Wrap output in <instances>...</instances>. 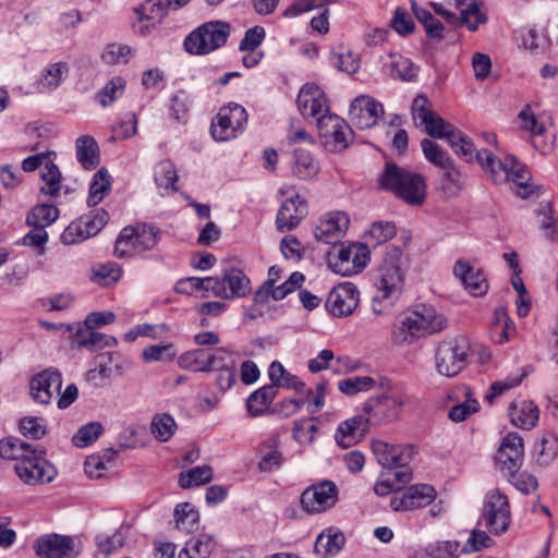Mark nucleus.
<instances>
[{"label":"nucleus","mask_w":558,"mask_h":558,"mask_svg":"<svg viewBox=\"0 0 558 558\" xmlns=\"http://www.w3.org/2000/svg\"><path fill=\"white\" fill-rule=\"evenodd\" d=\"M447 319L432 305L420 304L403 312L393 323L391 339L398 345H410L442 331Z\"/></svg>","instance_id":"f257e3e1"},{"label":"nucleus","mask_w":558,"mask_h":558,"mask_svg":"<svg viewBox=\"0 0 558 558\" xmlns=\"http://www.w3.org/2000/svg\"><path fill=\"white\" fill-rule=\"evenodd\" d=\"M476 159L495 183L512 182L515 194L521 198L534 194L531 172L514 156H506L500 160L492 151L482 149L476 153Z\"/></svg>","instance_id":"f03ea898"},{"label":"nucleus","mask_w":558,"mask_h":558,"mask_svg":"<svg viewBox=\"0 0 558 558\" xmlns=\"http://www.w3.org/2000/svg\"><path fill=\"white\" fill-rule=\"evenodd\" d=\"M379 183L383 189L391 191L408 204L418 205L425 198L426 184L423 177L395 163L386 165Z\"/></svg>","instance_id":"7ed1b4c3"},{"label":"nucleus","mask_w":558,"mask_h":558,"mask_svg":"<svg viewBox=\"0 0 558 558\" xmlns=\"http://www.w3.org/2000/svg\"><path fill=\"white\" fill-rule=\"evenodd\" d=\"M231 33V25L223 21H209L184 39V48L191 54H208L226 45Z\"/></svg>","instance_id":"20e7f679"},{"label":"nucleus","mask_w":558,"mask_h":558,"mask_svg":"<svg viewBox=\"0 0 558 558\" xmlns=\"http://www.w3.org/2000/svg\"><path fill=\"white\" fill-rule=\"evenodd\" d=\"M405 262L407 258L400 248L396 246L387 247L376 281L381 299H398L404 283L403 267Z\"/></svg>","instance_id":"39448f33"},{"label":"nucleus","mask_w":558,"mask_h":558,"mask_svg":"<svg viewBox=\"0 0 558 558\" xmlns=\"http://www.w3.org/2000/svg\"><path fill=\"white\" fill-rule=\"evenodd\" d=\"M383 390V393L371 397L363 404V411L371 424L397 421L408 404L409 397L404 391H392L391 387Z\"/></svg>","instance_id":"423d86ee"},{"label":"nucleus","mask_w":558,"mask_h":558,"mask_svg":"<svg viewBox=\"0 0 558 558\" xmlns=\"http://www.w3.org/2000/svg\"><path fill=\"white\" fill-rule=\"evenodd\" d=\"M159 241V231L146 223L123 228L114 244V254L119 258L136 255L153 250Z\"/></svg>","instance_id":"0eeeda50"},{"label":"nucleus","mask_w":558,"mask_h":558,"mask_svg":"<svg viewBox=\"0 0 558 558\" xmlns=\"http://www.w3.org/2000/svg\"><path fill=\"white\" fill-rule=\"evenodd\" d=\"M248 114L244 107L230 104L219 109L211 121L210 134L216 142H226L242 134L247 124Z\"/></svg>","instance_id":"6e6552de"},{"label":"nucleus","mask_w":558,"mask_h":558,"mask_svg":"<svg viewBox=\"0 0 558 558\" xmlns=\"http://www.w3.org/2000/svg\"><path fill=\"white\" fill-rule=\"evenodd\" d=\"M466 356L468 349L463 340L445 339L437 344L435 350V369L440 376L452 378L465 367Z\"/></svg>","instance_id":"1a4fd4ad"},{"label":"nucleus","mask_w":558,"mask_h":558,"mask_svg":"<svg viewBox=\"0 0 558 558\" xmlns=\"http://www.w3.org/2000/svg\"><path fill=\"white\" fill-rule=\"evenodd\" d=\"M518 122L520 131L529 135L535 149L543 155H547L553 151L555 145V132L544 119L537 117L532 111L530 106H526L520 111Z\"/></svg>","instance_id":"9d476101"},{"label":"nucleus","mask_w":558,"mask_h":558,"mask_svg":"<svg viewBox=\"0 0 558 558\" xmlns=\"http://www.w3.org/2000/svg\"><path fill=\"white\" fill-rule=\"evenodd\" d=\"M339 489L329 480L310 485L300 497L301 508L308 514H319L331 509L338 501Z\"/></svg>","instance_id":"9b49d317"},{"label":"nucleus","mask_w":558,"mask_h":558,"mask_svg":"<svg viewBox=\"0 0 558 558\" xmlns=\"http://www.w3.org/2000/svg\"><path fill=\"white\" fill-rule=\"evenodd\" d=\"M369 248L363 243L340 246L330 256V265L341 276H352L362 271L369 262Z\"/></svg>","instance_id":"f8f14e48"},{"label":"nucleus","mask_w":558,"mask_h":558,"mask_svg":"<svg viewBox=\"0 0 558 558\" xmlns=\"http://www.w3.org/2000/svg\"><path fill=\"white\" fill-rule=\"evenodd\" d=\"M322 144L329 151H341L348 147L351 129L348 123L337 114L326 113L317 118Z\"/></svg>","instance_id":"ddd939ff"},{"label":"nucleus","mask_w":558,"mask_h":558,"mask_svg":"<svg viewBox=\"0 0 558 558\" xmlns=\"http://www.w3.org/2000/svg\"><path fill=\"white\" fill-rule=\"evenodd\" d=\"M483 520L485 526L494 534L504 533L510 523V507L508 498L499 489H492L487 493Z\"/></svg>","instance_id":"4468645a"},{"label":"nucleus","mask_w":558,"mask_h":558,"mask_svg":"<svg viewBox=\"0 0 558 558\" xmlns=\"http://www.w3.org/2000/svg\"><path fill=\"white\" fill-rule=\"evenodd\" d=\"M208 283L210 292L223 300L244 298L251 292L250 279L238 268L226 270L221 277H211Z\"/></svg>","instance_id":"2eb2a0df"},{"label":"nucleus","mask_w":558,"mask_h":558,"mask_svg":"<svg viewBox=\"0 0 558 558\" xmlns=\"http://www.w3.org/2000/svg\"><path fill=\"white\" fill-rule=\"evenodd\" d=\"M46 450H37L31 457L16 462L14 470L22 482L27 485L51 482L56 476L54 468L45 459Z\"/></svg>","instance_id":"dca6fc26"},{"label":"nucleus","mask_w":558,"mask_h":558,"mask_svg":"<svg viewBox=\"0 0 558 558\" xmlns=\"http://www.w3.org/2000/svg\"><path fill=\"white\" fill-rule=\"evenodd\" d=\"M437 496L435 488L427 484H416L398 490L390 499L395 511H409L430 505Z\"/></svg>","instance_id":"f3484780"},{"label":"nucleus","mask_w":558,"mask_h":558,"mask_svg":"<svg viewBox=\"0 0 558 558\" xmlns=\"http://www.w3.org/2000/svg\"><path fill=\"white\" fill-rule=\"evenodd\" d=\"M61 387L62 375L52 367L36 374L29 383L32 398L41 404H49L52 399L59 397Z\"/></svg>","instance_id":"a211bd4d"},{"label":"nucleus","mask_w":558,"mask_h":558,"mask_svg":"<svg viewBox=\"0 0 558 558\" xmlns=\"http://www.w3.org/2000/svg\"><path fill=\"white\" fill-rule=\"evenodd\" d=\"M349 114L359 129H371L383 117L384 106L369 95H360L351 102Z\"/></svg>","instance_id":"6ab92c4d"},{"label":"nucleus","mask_w":558,"mask_h":558,"mask_svg":"<svg viewBox=\"0 0 558 558\" xmlns=\"http://www.w3.org/2000/svg\"><path fill=\"white\" fill-rule=\"evenodd\" d=\"M350 218L344 211H331L323 216L315 227L314 235L325 244H336L345 235Z\"/></svg>","instance_id":"aec40b11"},{"label":"nucleus","mask_w":558,"mask_h":558,"mask_svg":"<svg viewBox=\"0 0 558 558\" xmlns=\"http://www.w3.org/2000/svg\"><path fill=\"white\" fill-rule=\"evenodd\" d=\"M359 303V291L351 282L335 287L326 300L327 311L337 317L351 315Z\"/></svg>","instance_id":"412c9836"},{"label":"nucleus","mask_w":558,"mask_h":558,"mask_svg":"<svg viewBox=\"0 0 558 558\" xmlns=\"http://www.w3.org/2000/svg\"><path fill=\"white\" fill-rule=\"evenodd\" d=\"M308 214V205L304 197L294 194L288 197L279 207L276 216L278 231L286 232L295 229Z\"/></svg>","instance_id":"4be33fe9"},{"label":"nucleus","mask_w":558,"mask_h":558,"mask_svg":"<svg viewBox=\"0 0 558 558\" xmlns=\"http://www.w3.org/2000/svg\"><path fill=\"white\" fill-rule=\"evenodd\" d=\"M523 438L518 433L506 435L498 449L496 461L509 475L517 473L523 461Z\"/></svg>","instance_id":"5701e85b"},{"label":"nucleus","mask_w":558,"mask_h":558,"mask_svg":"<svg viewBox=\"0 0 558 558\" xmlns=\"http://www.w3.org/2000/svg\"><path fill=\"white\" fill-rule=\"evenodd\" d=\"M298 108L304 118H315L329 112L328 99L324 90L312 83L305 84L296 98Z\"/></svg>","instance_id":"b1692460"},{"label":"nucleus","mask_w":558,"mask_h":558,"mask_svg":"<svg viewBox=\"0 0 558 558\" xmlns=\"http://www.w3.org/2000/svg\"><path fill=\"white\" fill-rule=\"evenodd\" d=\"M170 7L166 0H146L137 10L138 19L133 23L135 33L149 34L165 17Z\"/></svg>","instance_id":"393cba45"},{"label":"nucleus","mask_w":558,"mask_h":558,"mask_svg":"<svg viewBox=\"0 0 558 558\" xmlns=\"http://www.w3.org/2000/svg\"><path fill=\"white\" fill-rule=\"evenodd\" d=\"M371 424L366 416L355 415L342 421L335 433V440L341 448H350L362 440L367 426Z\"/></svg>","instance_id":"a878e982"},{"label":"nucleus","mask_w":558,"mask_h":558,"mask_svg":"<svg viewBox=\"0 0 558 558\" xmlns=\"http://www.w3.org/2000/svg\"><path fill=\"white\" fill-rule=\"evenodd\" d=\"M73 549V538L58 534L41 536L35 544L36 554L43 558H66Z\"/></svg>","instance_id":"bb28decb"},{"label":"nucleus","mask_w":558,"mask_h":558,"mask_svg":"<svg viewBox=\"0 0 558 558\" xmlns=\"http://www.w3.org/2000/svg\"><path fill=\"white\" fill-rule=\"evenodd\" d=\"M453 274L473 296H483L487 293L488 282L485 275L468 262L458 260L454 264Z\"/></svg>","instance_id":"cd10ccee"},{"label":"nucleus","mask_w":558,"mask_h":558,"mask_svg":"<svg viewBox=\"0 0 558 558\" xmlns=\"http://www.w3.org/2000/svg\"><path fill=\"white\" fill-rule=\"evenodd\" d=\"M510 422L522 429H532L539 420V409L531 400L515 399L509 407Z\"/></svg>","instance_id":"c85d7f7f"},{"label":"nucleus","mask_w":558,"mask_h":558,"mask_svg":"<svg viewBox=\"0 0 558 558\" xmlns=\"http://www.w3.org/2000/svg\"><path fill=\"white\" fill-rule=\"evenodd\" d=\"M447 3L460 12V24L475 32L480 24L487 22V16L481 11L477 0H447Z\"/></svg>","instance_id":"c756f323"},{"label":"nucleus","mask_w":558,"mask_h":558,"mask_svg":"<svg viewBox=\"0 0 558 558\" xmlns=\"http://www.w3.org/2000/svg\"><path fill=\"white\" fill-rule=\"evenodd\" d=\"M375 387L389 389L390 380L387 377L374 378L371 376H352L338 381V389L347 396L366 392Z\"/></svg>","instance_id":"7c9ffc66"},{"label":"nucleus","mask_w":558,"mask_h":558,"mask_svg":"<svg viewBox=\"0 0 558 558\" xmlns=\"http://www.w3.org/2000/svg\"><path fill=\"white\" fill-rule=\"evenodd\" d=\"M345 544V536L338 527L325 529L316 538L314 550L324 558L338 555Z\"/></svg>","instance_id":"2f4dec72"},{"label":"nucleus","mask_w":558,"mask_h":558,"mask_svg":"<svg viewBox=\"0 0 558 558\" xmlns=\"http://www.w3.org/2000/svg\"><path fill=\"white\" fill-rule=\"evenodd\" d=\"M279 445L280 438L278 435H271L260 442L258 447V469L262 472H269L281 466L283 457L279 451Z\"/></svg>","instance_id":"473e14b6"},{"label":"nucleus","mask_w":558,"mask_h":558,"mask_svg":"<svg viewBox=\"0 0 558 558\" xmlns=\"http://www.w3.org/2000/svg\"><path fill=\"white\" fill-rule=\"evenodd\" d=\"M40 449H43L41 446H33L15 437H9L0 441V457L16 462H21Z\"/></svg>","instance_id":"72a5a7b5"},{"label":"nucleus","mask_w":558,"mask_h":558,"mask_svg":"<svg viewBox=\"0 0 558 558\" xmlns=\"http://www.w3.org/2000/svg\"><path fill=\"white\" fill-rule=\"evenodd\" d=\"M69 71V64L64 61L50 64L41 72L39 78L37 80V89L39 92L54 90L68 76Z\"/></svg>","instance_id":"f704fd0d"},{"label":"nucleus","mask_w":558,"mask_h":558,"mask_svg":"<svg viewBox=\"0 0 558 558\" xmlns=\"http://www.w3.org/2000/svg\"><path fill=\"white\" fill-rule=\"evenodd\" d=\"M460 391L464 400L453 404L448 412L449 420L454 423L464 422L480 411V402L473 397L471 389L468 386H462Z\"/></svg>","instance_id":"c9c22d12"},{"label":"nucleus","mask_w":558,"mask_h":558,"mask_svg":"<svg viewBox=\"0 0 558 558\" xmlns=\"http://www.w3.org/2000/svg\"><path fill=\"white\" fill-rule=\"evenodd\" d=\"M76 158L85 169H94L99 162V149L96 141L89 135H82L75 143Z\"/></svg>","instance_id":"e433bc0d"},{"label":"nucleus","mask_w":558,"mask_h":558,"mask_svg":"<svg viewBox=\"0 0 558 558\" xmlns=\"http://www.w3.org/2000/svg\"><path fill=\"white\" fill-rule=\"evenodd\" d=\"M154 179L161 195L177 191L178 173L170 160H161L155 166Z\"/></svg>","instance_id":"4c0bfd02"},{"label":"nucleus","mask_w":558,"mask_h":558,"mask_svg":"<svg viewBox=\"0 0 558 558\" xmlns=\"http://www.w3.org/2000/svg\"><path fill=\"white\" fill-rule=\"evenodd\" d=\"M110 190L111 177L105 168H101L93 175L87 205L90 207L97 206L109 194Z\"/></svg>","instance_id":"58836bf2"},{"label":"nucleus","mask_w":558,"mask_h":558,"mask_svg":"<svg viewBox=\"0 0 558 558\" xmlns=\"http://www.w3.org/2000/svg\"><path fill=\"white\" fill-rule=\"evenodd\" d=\"M330 63L339 71L354 74L361 66V59L357 53H354L350 49L340 46L331 50Z\"/></svg>","instance_id":"ea45409f"},{"label":"nucleus","mask_w":558,"mask_h":558,"mask_svg":"<svg viewBox=\"0 0 558 558\" xmlns=\"http://www.w3.org/2000/svg\"><path fill=\"white\" fill-rule=\"evenodd\" d=\"M175 527L184 533H192L198 529L199 514L193 505L183 502L174 509Z\"/></svg>","instance_id":"a19ab883"},{"label":"nucleus","mask_w":558,"mask_h":558,"mask_svg":"<svg viewBox=\"0 0 558 558\" xmlns=\"http://www.w3.org/2000/svg\"><path fill=\"white\" fill-rule=\"evenodd\" d=\"M276 396L272 386H264L252 392L246 400V408L252 416H258L265 413Z\"/></svg>","instance_id":"79ce46f5"},{"label":"nucleus","mask_w":558,"mask_h":558,"mask_svg":"<svg viewBox=\"0 0 558 558\" xmlns=\"http://www.w3.org/2000/svg\"><path fill=\"white\" fill-rule=\"evenodd\" d=\"M318 162L310 151L295 149L292 171L298 178L302 180L312 179L318 173Z\"/></svg>","instance_id":"37998d69"},{"label":"nucleus","mask_w":558,"mask_h":558,"mask_svg":"<svg viewBox=\"0 0 558 558\" xmlns=\"http://www.w3.org/2000/svg\"><path fill=\"white\" fill-rule=\"evenodd\" d=\"M389 59L390 61L386 66L391 77L404 82H411L416 77L417 68L410 59L397 53H391Z\"/></svg>","instance_id":"c03bdc74"},{"label":"nucleus","mask_w":558,"mask_h":558,"mask_svg":"<svg viewBox=\"0 0 558 558\" xmlns=\"http://www.w3.org/2000/svg\"><path fill=\"white\" fill-rule=\"evenodd\" d=\"M214 548V539L208 535H201L185 543L179 558H208Z\"/></svg>","instance_id":"a18cd8bd"},{"label":"nucleus","mask_w":558,"mask_h":558,"mask_svg":"<svg viewBox=\"0 0 558 558\" xmlns=\"http://www.w3.org/2000/svg\"><path fill=\"white\" fill-rule=\"evenodd\" d=\"M177 428L174 418L167 413L154 415L150 422L151 435L161 442L168 441L174 435Z\"/></svg>","instance_id":"49530a36"},{"label":"nucleus","mask_w":558,"mask_h":558,"mask_svg":"<svg viewBox=\"0 0 558 558\" xmlns=\"http://www.w3.org/2000/svg\"><path fill=\"white\" fill-rule=\"evenodd\" d=\"M396 234V227L392 222L389 221H376L373 222L372 226L364 234L365 243L367 246H378L388 240H390Z\"/></svg>","instance_id":"de8ad7c7"},{"label":"nucleus","mask_w":558,"mask_h":558,"mask_svg":"<svg viewBox=\"0 0 558 558\" xmlns=\"http://www.w3.org/2000/svg\"><path fill=\"white\" fill-rule=\"evenodd\" d=\"M122 276V269L117 263L98 264L93 268L92 280L101 286L109 287L117 283Z\"/></svg>","instance_id":"09e8293b"},{"label":"nucleus","mask_w":558,"mask_h":558,"mask_svg":"<svg viewBox=\"0 0 558 558\" xmlns=\"http://www.w3.org/2000/svg\"><path fill=\"white\" fill-rule=\"evenodd\" d=\"M208 353L201 349L190 350L181 354L178 364L183 369L209 373L210 366L206 363Z\"/></svg>","instance_id":"8fccbe9b"},{"label":"nucleus","mask_w":558,"mask_h":558,"mask_svg":"<svg viewBox=\"0 0 558 558\" xmlns=\"http://www.w3.org/2000/svg\"><path fill=\"white\" fill-rule=\"evenodd\" d=\"M304 280L305 277L302 272H292L283 283L279 286L272 284L271 288H269V290L267 289V292L265 293V301H267L269 298L276 301L284 299L288 294L292 293L298 288H300Z\"/></svg>","instance_id":"3c124183"},{"label":"nucleus","mask_w":558,"mask_h":558,"mask_svg":"<svg viewBox=\"0 0 558 558\" xmlns=\"http://www.w3.org/2000/svg\"><path fill=\"white\" fill-rule=\"evenodd\" d=\"M177 356V349L172 342L151 344L142 351V359L147 363L171 362Z\"/></svg>","instance_id":"603ef678"},{"label":"nucleus","mask_w":558,"mask_h":558,"mask_svg":"<svg viewBox=\"0 0 558 558\" xmlns=\"http://www.w3.org/2000/svg\"><path fill=\"white\" fill-rule=\"evenodd\" d=\"M125 88V81L120 77L110 80L95 96L101 107H108L120 98Z\"/></svg>","instance_id":"864d4df0"},{"label":"nucleus","mask_w":558,"mask_h":558,"mask_svg":"<svg viewBox=\"0 0 558 558\" xmlns=\"http://www.w3.org/2000/svg\"><path fill=\"white\" fill-rule=\"evenodd\" d=\"M213 478V469L208 465L196 466L186 472H182L179 477V484L182 488L199 486L210 482Z\"/></svg>","instance_id":"5fc2aeb1"},{"label":"nucleus","mask_w":558,"mask_h":558,"mask_svg":"<svg viewBox=\"0 0 558 558\" xmlns=\"http://www.w3.org/2000/svg\"><path fill=\"white\" fill-rule=\"evenodd\" d=\"M535 452L539 464L550 463L558 453V437L551 433L545 434L535 445Z\"/></svg>","instance_id":"6e6d98bb"},{"label":"nucleus","mask_w":558,"mask_h":558,"mask_svg":"<svg viewBox=\"0 0 558 558\" xmlns=\"http://www.w3.org/2000/svg\"><path fill=\"white\" fill-rule=\"evenodd\" d=\"M58 208L53 205L43 204L33 208L27 215L26 222L29 226L48 227L58 218Z\"/></svg>","instance_id":"4d7b16f0"},{"label":"nucleus","mask_w":558,"mask_h":558,"mask_svg":"<svg viewBox=\"0 0 558 558\" xmlns=\"http://www.w3.org/2000/svg\"><path fill=\"white\" fill-rule=\"evenodd\" d=\"M40 177L44 182L40 191L44 194L54 196L59 193L61 187V173L53 162H46L45 167L41 168Z\"/></svg>","instance_id":"13d9d810"},{"label":"nucleus","mask_w":558,"mask_h":558,"mask_svg":"<svg viewBox=\"0 0 558 558\" xmlns=\"http://www.w3.org/2000/svg\"><path fill=\"white\" fill-rule=\"evenodd\" d=\"M422 125L424 126L426 133L435 138L448 140L450 135L456 131V129L449 122L445 121L435 111L433 112L430 119L428 118Z\"/></svg>","instance_id":"bf43d9fd"},{"label":"nucleus","mask_w":558,"mask_h":558,"mask_svg":"<svg viewBox=\"0 0 558 558\" xmlns=\"http://www.w3.org/2000/svg\"><path fill=\"white\" fill-rule=\"evenodd\" d=\"M211 280V277L198 278V277H187L182 278L177 281L174 290L180 294L192 295L198 292H210L209 287L211 284L208 281Z\"/></svg>","instance_id":"052dcab7"},{"label":"nucleus","mask_w":558,"mask_h":558,"mask_svg":"<svg viewBox=\"0 0 558 558\" xmlns=\"http://www.w3.org/2000/svg\"><path fill=\"white\" fill-rule=\"evenodd\" d=\"M89 238H92V235L86 229V223H84L82 218L72 221L61 234V241L65 245L76 244Z\"/></svg>","instance_id":"680f3d73"},{"label":"nucleus","mask_w":558,"mask_h":558,"mask_svg":"<svg viewBox=\"0 0 558 558\" xmlns=\"http://www.w3.org/2000/svg\"><path fill=\"white\" fill-rule=\"evenodd\" d=\"M412 7L416 19L424 25L428 36L434 38L442 37V24L426 9L418 8L414 2L412 3Z\"/></svg>","instance_id":"e2e57ef3"},{"label":"nucleus","mask_w":558,"mask_h":558,"mask_svg":"<svg viewBox=\"0 0 558 558\" xmlns=\"http://www.w3.org/2000/svg\"><path fill=\"white\" fill-rule=\"evenodd\" d=\"M102 433L100 423L93 422L82 426L73 436L72 441L78 448H84L95 442Z\"/></svg>","instance_id":"0e129e2a"},{"label":"nucleus","mask_w":558,"mask_h":558,"mask_svg":"<svg viewBox=\"0 0 558 558\" xmlns=\"http://www.w3.org/2000/svg\"><path fill=\"white\" fill-rule=\"evenodd\" d=\"M21 433L32 439H40L47 433L46 421L38 416H25L20 422Z\"/></svg>","instance_id":"69168bd1"},{"label":"nucleus","mask_w":558,"mask_h":558,"mask_svg":"<svg viewBox=\"0 0 558 558\" xmlns=\"http://www.w3.org/2000/svg\"><path fill=\"white\" fill-rule=\"evenodd\" d=\"M421 146L425 158L439 168H447L449 166L450 158L445 150L435 142L424 138L421 142Z\"/></svg>","instance_id":"338daca9"},{"label":"nucleus","mask_w":558,"mask_h":558,"mask_svg":"<svg viewBox=\"0 0 558 558\" xmlns=\"http://www.w3.org/2000/svg\"><path fill=\"white\" fill-rule=\"evenodd\" d=\"M462 549L456 541H441L432 544L427 548V555L432 558H457Z\"/></svg>","instance_id":"774afa93"}]
</instances>
